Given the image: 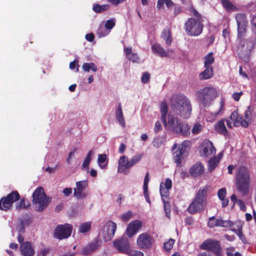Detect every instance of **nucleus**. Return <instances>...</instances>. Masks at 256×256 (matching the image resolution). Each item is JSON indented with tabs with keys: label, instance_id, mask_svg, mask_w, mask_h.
I'll use <instances>...</instances> for the list:
<instances>
[{
	"label": "nucleus",
	"instance_id": "obj_59",
	"mask_svg": "<svg viewBox=\"0 0 256 256\" xmlns=\"http://www.w3.org/2000/svg\"><path fill=\"white\" fill-rule=\"evenodd\" d=\"M163 142V141L162 140H161L160 138H154L153 140V146L154 147L158 148L160 146Z\"/></svg>",
	"mask_w": 256,
	"mask_h": 256
},
{
	"label": "nucleus",
	"instance_id": "obj_50",
	"mask_svg": "<svg viewBox=\"0 0 256 256\" xmlns=\"http://www.w3.org/2000/svg\"><path fill=\"white\" fill-rule=\"evenodd\" d=\"M126 254L128 256H144L142 252L136 250H130Z\"/></svg>",
	"mask_w": 256,
	"mask_h": 256
},
{
	"label": "nucleus",
	"instance_id": "obj_31",
	"mask_svg": "<svg viewBox=\"0 0 256 256\" xmlns=\"http://www.w3.org/2000/svg\"><path fill=\"white\" fill-rule=\"evenodd\" d=\"M220 160V157L213 156L208 162V170L212 172L216 168Z\"/></svg>",
	"mask_w": 256,
	"mask_h": 256
},
{
	"label": "nucleus",
	"instance_id": "obj_63",
	"mask_svg": "<svg viewBox=\"0 0 256 256\" xmlns=\"http://www.w3.org/2000/svg\"><path fill=\"white\" fill-rule=\"evenodd\" d=\"M106 158V154H100L98 156V162L99 164L104 163Z\"/></svg>",
	"mask_w": 256,
	"mask_h": 256
},
{
	"label": "nucleus",
	"instance_id": "obj_43",
	"mask_svg": "<svg viewBox=\"0 0 256 256\" xmlns=\"http://www.w3.org/2000/svg\"><path fill=\"white\" fill-rule=\"evenodd\" d=\"M92 222H88L81 224L79 228L80 233H85L89 232L91 229Z\"/></svg>",
	"mask_w": 256,
	"mask_h": 256
},
{
	"label": "nucleus",
	"instance_id": "obj_13",
	"mask_svg": "<svg viewBox=\"0 0 256 256\" xmlns=\"http://www.w3.org/2000/svg\"><path fill=\"white\" fill-rule=\"evenodd\" d=\"M117 228L116 224L112 220H108L105 224L102 232L104 241L108 242L114 237Z\"/></svg>",
	"mask_w": 256,
	"mask_h": 256
},
{
	"label": "nucleus",
	"instance_id": "obj_8",
	"mask_svg": "<svg viewBox=\"0 0 256 256\" xmlns=\"http://www.w3.org/2000/svg\"><path fill=\"white\" fill-rule=\"evenodd\" d=\"M250 116H251V107L248 106L244 113V118L240 116L237 110L233 112L230 116V118L234 122V126H241L244 128H248L250 124Z\"/></svg>",
	"mask_w": 256,
	"mask_h": 256
},
{
	"label": "nucleus",
	"instance_id": "obj_9",
	"mask_svg": "<svg viewBox=\"0 0 256 256\" xmlns=\"http://www.w3.org/2000/svg\"><path fill=\"white\" fill-rule=\"evenodd\" d=\"M143 156L142 154L134 156L130 160H128L125 156L120 157L118 162V171L120 172L126 174V170H128L138 163Z\"/></svg>",
	"mask_w": 256,
	"mask_h": 256
},
{
	"label": "nucleus",
	"instance_id": "obj_15",
	"mask_svg": "<svg viewBox=\"0 0 256 256\" xmlns=\"http://www.w3.org/2000/svg\"><path fill=\"white\" fill-rule=\"evenodd\" d=\"M113 246L119 252L126 254L130 250L128 239L126 237L118 238L112 242Z\"/></svg>",
	"mask_w": 256,
	"mask_h": 256
},
{
	"label": "nucleus",
	"instance_id": "obj_11",
	"mask_svg": "<svg viewBox=\"0 0 256 256\" xmlns=\"http://www.w3.org/2000/svg\"><path fill=\"white\" fill-rule=\"evenodd\" d=\"M72 228V224H58L54 230V236L58 240L67 238L71 235Z\"/></svg>",
	"mask_w": 256,
	"mask_h": 256
},
{
	"label": "nucleus",
	"instance_id": "obj_58",
	"mask_svg": "<svg viewBox=\"0 0 256 256\" xmlns=\"http://www.w3.org/2000/svg\"><path fill=\"white\" fill-rule=\"evenodd\" d=\"M132 216V214L131 212H128L124 214L122 216V219L124 222H128L130 220Z\"/></svg>",
	"mask_w": 256,
	"mask_h": 256
},
{
	"label": "nucleus",
	"instance_id": "obj_24",
	"mask_svg": "<svg viewBox=\"0 0 256 256\" xmlns=\"http://www.w3.org/2000/svg\"><path fill=\"white\" fill-rule=\"evenodd\" d=\"M180 122L181 120L178 118L171 114H168L166 125L164 126H168L174 132L175 128H176Z\"/></svg>",
	"mask_w": 256,
	"mask_h": 256
},
{
	"label": "nucleus",
	"instance_id": "obj_62",
	"mask_svg": "<svg viewBox=\"0 0 256 256\" xmlns=\"http://www.w3.org/2000/svg\"><path fill=\"white\" fill-rule=\"evenodd\" d=\"M242 94H243L242 92H234L232 95V98L235 101L238 102L240 100V96Z\"/></svg>",
	"mask_w": 256,
	"mask_h": 256
},
{
	"label": "nucleus",
	"instance_id": "obj_5",
	"mask_svg": "<svg viewBox=\"0 0 256 256\" xmlns=\"http://www.w3.org/2000/svg\"><path fill=\"white\" fill-rule=\"evenodd\" d=\"M238 40L239 42L236 46V52L242 60L248 61L250 52L256 46V38L251 37L244 38H242Z\"/></svg>",
	"mask_w": 256,
	"mask_h": 256
},
{
	"label": "nucleus",
	"instance_id": "obj_49",
	"mask_svg": "<svg viewBox=\"0 0 256 256\" xmlns=\"http://www.w3.org/2000/svg\"><path fill=\"white\" fill-rule=\"evenodd\" d=\"M174 240L170 238L168 242L164 244V249L166 252H169L172 248L174 244Z\"/></svg>",
	"mask_w": 256,
	"mask_h": 256
},
{
	"label": "nucleus",
	"instance_id": "obj_14",
	"mask_svg": "<svg viewBox=\"0 0 256 256\" xmlns=\"http://www.w3.org/2000/svg\"><path fill=\"white\" fill-rule=\"evenodd\" d=\"M202 250H209L218 256L221 255V247L217 240H208L204 241L200 245Z\"/></svg>",
	"mask_w": 256,
	"mask_h": 256
},
{
	"label": "nucleus",
	"instance_id": "obj_12",
	"mask_svg": "<svg viewBox=\"0 0 256 256\" xmlns=\"http://www.w3.org/2000/svg\"><path fill=\"white\" fill-rule=\"evenodd\" d=\"M154 242L153 238L148 232L140 234L136 240L138 248L144 250H150L152 248Z\"/></svg>",
	"mask_w": 256,
	"mask_h": 256
},
{
	"label": "nucleus",
	"instance_id": "obj_19",
	"mask_svg": "<svg viewBox=\"0 0 256 256\" xmlns=\"http://www.w3.org/2000/svg\"><path fill=\"white\" fill-rule=\"evenodd\" d=\"M88 186L86 180L80 181L76 182V188H74V195L77 199H82L86 196V194L83 191Z\"/></svg>",
	"mask_w": 256,
	"mask_h": 256
},
{
	"label": "nucleus",
	"instance_id": "obj_53",
	"mask_svg": "<svg viewBox=\"0 0 256 256\" xmlns=\"http://www.w3.org/2000/svg\"><path fill=\"white\" fill-rule=\"evenodd\" d=\"M226 188H221L218 190V196L220 200L226 198Z\"/></svg>",
	"mask_w": 256,
	"mask_h": 256
},
{
	"label": "nucleus",
	"instance_id": "obj_38",
	"mask_svg": "<svg viewBox=\"0 0 256 256\" xmlns=\"http://www.w3.org/2000/svg\"><path fill=\"white\" fill-rule=\"evenodd\" d=\"M82 68L86 72H89L90 70L94 72L98 70L94 62H85L82 66Z\"/></svg>",
	"mask_w": 256,
	"mask_h": 256
},
{
	"label": "nucleus",
	"instance_id": "obj_57",
	"mask_svg": "<svg viewBox=\"0 0 256 256\" xmlns=\"http://www.w3.org/2000/svg\"><path fill=\"white\" fill-rule=\"evenodd\" d=\"M150 79V74L147 72H144L141 81L143 84H146Z\"/></svg>",
	"mask_w": 256,
	"mask_h": 256
},
{
	"label": "nucleus",
	"instance_id": "obj_20",
	"mask_svg": "<svg viewBox=\"0 0 256 256\" xmlns=\"http://www.w3.org/2000/svg\"><path fill=\"white\" fill-rule=\"evenodd\" d=\"M100 240L96 238L87 246L84 247L82 250V254L84 255H88L98 250L101 244Z\"/></svg>",
	"mask_w": 256,
	"mask_h": 256
},
{
	"label": "nucleus",
	"instance_id": "obj_25",
	"mask_svg": "<svg viewBox=\"0 0 256 256\" xmlns=\"http://www.w3.org/2000/svg\"><path fill=\"white\" fill-rule=\"evenodd\" d=\"M20 250L24 256H33L34 255V251L30 242H26L24 244H21Z\"/></svg>",
	"mask_w": 256,
	"mask_h": 256
},
{
	"label": "nucleus",
	"instance_id": "obj_40",
	"mask_svg": "<svg viewBox=\"0 0 256 256\" xmlns=\"http://www.w3.org/2000/svg\"><path fill=\"white\" fill-rule=\"evenodd\" d=\"M30 204H26V200L23 198L20 200V201L16 204V209L17 211L20 212L22 210L26 209Z\"/></svg>",
	"mask_w": 256,
	"mask_h": 256
},
{
	"label": "nucleus",
	"instance_id": "obj_46",
	"mask_svg": "<svg viewBox=\"0 0 256 256\" xmlns=\"http://www.w3.org/2000/svg\"><path fill=\"white\" fill-rule=\"evenodd\" d=\"M219 226L224 228H228L234 225V223L230 220H222L220 219L219 220Z\"/></svg>",
	"mask_w": 256,
	"mask_h": 256
},
{
	"label": "nucleus",
	"instance_id": "obj_30",
	"mask_svg": "<svg viewBox=\"0 0 256 256\" xmlns=\"http://www.w3.org/2000/svg\"><path fill=\"white\" fill-rule=\"evenodd\" d=\"M152 52L160 57H166L168 56V54L164 50L160 44H155L152 46Z\"/></svg>",
	"mask_w": 256,
	"mask_h": 256
},
{
	"label": "nucleus",
	"instance_id": "obj_52",
	"mask_svg": "<svg viewBox=\"0 0 256 256\" xmlns=\"http://www.w3.org/2000/svg\"><path fill=\"white\" fill-rule=\"evenodd\" d=\"M202 130V125L200 124H196L192 130V133L194 134H198Z\"/></svg>",
	"mask_w": 256,
	"mask_h": 256
},
{
	"label": "nucleus",
	"instance_id": "obj_34",
	"mask_svg": "<svg viewBox=\"0 0 256 256\" xmlns=\"http://www.w3.org/2000/svg\"><path fill=\"white\" fill-rule=\"evenodd\" d=\"M110 8V6L108 4L100 5V4H96L93 5L92 9L95 12L99 14L108 10Z\"/></svg>",
	"mask_w": 256,
	"mask_h": 256
},
{
	"label": "nucleus",
	"instance_id": "obj_10",
	"mask_svg": "<svg viewBox=\"0 0 256 256\" xmlns=\"http://www.w3.org/2000/svg\"><path fill=\"white\" fill-rule=\"evenodd\" d=\"M20 196L17 190H14L0 200V210L6 212L12 207V204L20 200Z\"/></svg>",
	"mask_w": 256,
	"mask_h": 256
},
{
	"label": "nucleus",
	"instance_id": "obj_16",
	"mask_svg": "<svg viewBox=\"0 0 256 256\" xmlns=\"http://www.w3.org/2000/svg\"><path fill=\"white\" fill-rule=\"evenodd\" d=\"M189 141H184L177 150L173 152L174 160L176 163L177 166H180L182 164V159L183 154L186 151V148L188 146Z\"/></svg>",
	"mask_w": 256,
	"mask_h": 256
},
{
	"label": "nucleus",
	"instance_id": "obj_35",
	"mask_svg": "<svg viewBox=\"0 0 256 256\" xmlns=\"http://www.w3.org/2000/svg\"><path fill=\"white\" fill-rule=\"evenodd\" d=\"M204 67H212L210 65L214 63V53L210 52L204 57Z\"/></svg>",
	"mask_w": 256,
	"mask_h": 256
},
{
	"label": "nucleus",
	"instance_id": "obj_22",
	"mask_svg": "<svg viewBox=\"0 0 256 256\" xmlns=\"http://www.w3.org/2000/svg\"><path fill=\"white\" fill-rule=\"evenodd\" d=\"M190 126L187 122H180L176 128H175L174 132L186 136L190 134Z\"/></svg>",
	"mask_w": 256,
	"mask_h": 256
},
{
	"label": "nucleus",
	"instance_id": "obj_4",
	"mask_svg": "<svg viewBox=\"0 0 256 256\" xmlns=\"http://www.w3.org/2000/svg\"><path fill=\"white\" fill-rule=\"evenodd\" d=\"M208 186L200 188L196 194L194 198L188 206L186 210L190 214L202 212L206 203Z\"/></svg>",
	"mask_w": 256,
	"mask_h": 256
},
{
	"label": "nucleus",
	"instance_id": "obj_64",
	"mask_svg": "<svg viewBox=\"0 0 256 256\" xmlns=\"http://www.w3.org/2000/svg\"><path fill=\"white\" fill-rule=\"evenodd\" d=\"M162 130V126L161 123L159 121H157L155 124L154 131L155 133H158V132Z\"/></svg>",
	"mask_w": 256,
	"mask_h": 256
},
{
	"label": "nucleus",
	"instance_id": "obj_26",
	"mask_svg": "<svg viewBox=\"0 0 256 256\" xmlns=\"http://www.w3.org/2000/svg\"><path fill=\"white\" fill-rule=\"evenodd\" d=\"M236 228H230V230L234 232L240 239L242 242L244 244H248V242L245 236L242 233V226L240 224V222H238V224H236Z\"/></svg>",
	"mask_w": 256,
	"mask_h": 256
},
{
	"label": "nucleus",
	"instance_id": "obj_1",
	"mask_svg": "<svg viewBox=\"0 0 256 256\" xmlns=\"http://www.w3.org/2000/svg\"><path fill=\"white\" fill-rule=\"evenodd\" d=\"M188 10L194 17L187 19L184 24V29L188 35L198 36L203 30L204 16L200 14L192 4L188 7Z\"/></svg>",
	"mask_w": 256,
	"mask_h": 256
},
{
	"label": "nucleus",
	"instance_id": "obj_7",
	"mask_svg": "<svg viewBox=\"0 0 256 256\" xmlns=\"http://www.w3.org/2000/svg\"><path fill=\"white\" fill-rule=\"evenodd\" d=\"M32 203L35 205V210L40 212L46 209L50 202V198L46 196L42 186L37 188L32 194Z\"/></svg>",
	"mask_w": 256,
	"mask_h": 256
},
{
	"label": "nucleus",
	"instance_id": "obj_36",
	"mask_svg": "<svg viewBox=\"0 0 256 256\" xmlns=\"http://www.w3.org/2000/svg\"><path fill=\"white\" fill-rule=\"evenodd\" d=\"M248 24L237 25L238 39L242 38L245 36Z\"/></svg>",
	"mask_w": 256,
	"mask_h": 256
},
{
	"label": "nucleus",
	"instance_id": "obj_23",
	"mask_svg": "<svg viewBox=\"0 0 256 256\" xmlns=\"http://www.w3.org/2000/svg\"><path fill=\"white\" fill-rule=\"evenodd\" d=\"M204 172V168L201 162H198L192 165L190 168V174L193 177H198Z\"/></svg>",
	"mask_w": 256,
	"mask_h": 256
},
{
	"label": "nucleus",
	"instance_id": "obj_29",
	"mask_svg": "<svg viewBox=\"0 0 256 256\" xmlns=\"http://www.w3.org/2000/svg\"><path fill=\"white\" fill-rule=\"evenodd\" d=\"M215 130L219 134L224 136L228 134V130L225 126L224 120H221L217 122L215 125Z\"/></svg>",
	"mask_w": 256,
	"mask_h": 256
},
{
	"label": "nucleus",
	"instance_id": "obj_47",
	"mask_svg": "<svg viewBox=\"0 0 256 256\" xmlns=\"http://www.w3.org/2000/svg\"><path fill=\"white\" fill-rule=\"evenodd\" d=\"M165 4L166 6L169 8L174 5V3L171 0H158L157 3V8L158 9H160L163 7V6Z\"/></svg>",
	"mask_w": 256,
	"mask_h": 256
},
{
	"label": "nucleus",
	"instance_id": "obj_2",
	"mask_svg": "<svg viewBox=\"0 0 256 256\" xmlns=\"http://www.w3.org/2000/svg\"><path fill=\"white\" fill-rule=\"evenodd\" d=\"M250 169L246 166H239L236 172L235 186L243 196L248 194L250 184Z\"/></svg>",
	"mask_w": 256,
	"mask_h": 256
},
{
	"label": "nucleus",
	"instance_id": "obj_37",
	"mask_svg": "<svg viewBox=\"0 0 256 256\" xmlns=\"http://www.w3.org/2000/svg\"><path fill=\"white\" fill-rule=\"evenodd\" d=\"M224 109V102L222 99L219 103L218 108L213 112H210V115L215 118L218 115L221 114L223 112Z\"/></svg>",
	"mask_w": 256,
	"mask_h": 256
},
{
	"label": "nucleus",
	"instance_id": "obj_17",
	"mask_svg": "<svg viewBox=\"0 0 256 256\" xmlns=\"http://www.w3.org/2000/svg\"><path fill=\"white\" fill-rule=\"evenodd\" d=\"M18 220L19 224L16 226V230L19 233H24L25 226H29L32 222V216L28 214H26L21 218H20Z\"/></svg>",
	"mask_w": 256,
	"mask_h": 256
},
{
	"label": "nucleus",
	"instance_id": "obj_39",
	"mask_svg": "<svg viewBox=\"0 0 256 256\" xmlns=\"http://www.w3.org/2000/svg\"><path fill=\"white\" fill-rule=\"evenodd\" d=\"M235 18L237 25L248 24L246 16L244 14H236Z\"/></svg>",
	"mask_w": 256,
	"mask_h": 256
},
{
	"label": "nucleus",
	"instance_id": "obj_56",
	"mask_svg": "<svg viewBox=\"0 0 256 256\" xmlns=\"http://www.w3.org/2000/svg\"><path fill=\"white\" fill-rule=\"evenodd\" d=\"M160 184H164V188L170 190L172 188V180L170 178H167L166 179L164 183L161 182Z\"/></svg>",
	"mask_w": 256,
	"mask_h": 256
},
{
	"label": "nucleus",
	"instance_id": "obj_60",
	"mask_svg": "<svg viewBox=\"0 0 256 256\" xmlns=\"http://www.w3.org/2000/svg\"><path fill=\"white\" fill-rule=\"evenodd\" d=\"M128 58L133 62H137L139 60L138 54L134 53L131 54Z\"/></svg>",
	"mask_w": 256,
	"mask_h": 256
},
{
	"label": "nucleus",
	"instance_id": "obj_33",
	"mask_svg": "<svg viewBox=\"0 0 256 256\" xmlns=\"http://www.w3.org/2000/svg\"><path fill=\"white\" fill-rule=\"evenodd\" d=\"M161 37L165 40L166 44L170 46L172 42L171 30L169 28H164L162 33Z\"/></svg>",
	"mask_w": 256,
	"mask_h": 256
},
{
	"label": "nucleus",
	"instance_id": "obj_45",
	"mask_svg": "<svg viewBox=\"0 0 256 256\" xmlns=\"http://www.w3.org/2000/svg\"><path fill=\"white\" fill-rule=\"evenodd\" d=\"M219 218H216L214 216L209 218L208 222V226L210 228H213L219 226Z\"/></svg>",
	"mask_w": 256,
	"mask_h": 256
},
{
	"label": "nucleus",
	"instance_id": "obj_55",
	"mask_svg": "<svg viewBox=\"0 0 256 256\" xmlns=\"http://www.w3.org/2000/svg\"><path fill=\"white\" fill-rule=\"evenodd\" d=\"M116 24L114 20H109L106 21L105 23V27L108 30L112 29Z\"/></svg>",
	"mask_w": 256,
	"mask_h": 256
},
{
	"label": "nucleus",
	"instance_id": "obj_21",
	"mask_svg": "<svg viewBox=\"0 0 256 256\" xmlns=\"http://www.w3.org/2000/svg\"><path fill=\"white\" fill-rule=\"evenodd\" d=\"M142 226V222L139 220L131 222L128 226L126 234L128 237L135 234Z\"/></svg>",
	"mask_w": 256,
	"mask_h": 256
},
{
	"label": "nucleus",
	"instance_id": "obj_48",
	"mask_svg": "<svg viewBox=\"0 0 256 256\" xmlns=\"http://www.w3.org/2000/svg\"><path fill=\"white\" fill-rule=\"evenodd\" d=\"M162 202H164V208L166 212V215L167 218H170L171 211L170 204L168 200H164Z\"/></svg>",
	"mask_w": 256,
	"mask_h": 256
},
{
	"label": "nucleus",
	"instance_id": "obj_61",
	"mask_svg": "<svg viewBox=\"0 0 256 256\" xmlns=\"http://www.w3.org/2000/svg\"><path fill=\"white\" fill-rule=\"evenodd\" d=\"M237 204L239 206L240 210L242 212H246V207L244 202L241 200H238Z\"/></svg>",
	"mask_w": 256,
	"mask_h": 256
},
{
	"label": "nucleus",
	"instance_id": "obj_54",
	"mask_svg": "<svg viewBox=\"0 0 256 256\" xmlns=\"http://www.w3.org/2000/svg\"><path fill=\"white\" fill-rule=\"evenodd\" d=\"M150 180V176H149V173L146 172V174L144 179V186H143L144 190H146H146H148V184Z\"/></svg>",
	"mask_w": 256,
	"mask_h": 256
},
{
	"label": "nucleus",
	"instance_id": "obj_3",
	"mask_svg": "<svg viewBox=\"0 0 256 256\" xmlns=\"http://www.w3.org/2000/svg\"><path fill=\"white\" fill-rule=\"evenodd\" d=\"M171 108L174 112L184 118H188L192 113V105L190 100L182 94L172 98Z\"/></svg>",
	"mask_w": 256,
	"mask_h": 256
},
{
	"label": "nucleus",
	"instance_id": "obj_42",
	"mask_svg": "<svg viewBox=\"0 0 256 256\" xmlns=\"http://www.w3.org/2000/svg\"><path fill=\"white\" fill-rule=\"evenodd\" d=\"M222 4L228 12L233 11L236 9V7L228 0H222Z\"/></svg>",
	"mask_w": 256,
	"mask_h": 256
},
{
	"label": "nucleus",
	"instance_id": "obj_51",
	"mask_svg": "<svg viewBox=\"0 0 256 256\" xmlns=\"http://www.w3.org/2000/svg\"><path fill=\"white\" fill-rule=\"evenodd\" d=\"M250 24L252 32L256 36V15L254 16L252 18Z\"/></svg>",
	"mask_w": 256,
	"mask_h": 256
},
{
	"label": "nucleus",
	"instance_id": "obj_6",
	"mask_svg": "<svg viewBox=\"0 0 256 256\" xmlns=\"http://www.w3.org/2000/svg\"><path fill=\"white\" fill-rule=\"evenodd\" d=\"M196 96L200 105L206 108L218 96V92L212 86H206L197 90Z\"/></svg>",
	"mask_w": 256,
	"mask_h": 256
},
{
	"label": "nucleus",
	"instance_id": "obj_28",
	"mask_svg": "<svg viewBox=\"0 0 256 256\" xmlns=\"http://www.w3.org/2000/svg\"><path fill=\"white\" fill-rule=\"evenodd\" d=\"M116 117L121 126L122 128H124L126 126V123L123 116L122 104L120 102L118 104V108L116 111Z\"/></svg>",
	"mask_w": 256,
	"mask_h": 256
},
{
	"label": "nucleus",
	"instance_id": "obj_18",
	"mask_svg": "<svg viewBox=\"0 0 256 256\" xmlns=\"http://www.w3.org/2000/svg\"><path fill=\"white\" fill-rule=\"evenodd\" d=\"M201 147L202 154L206 157H208L216 153V148L212 142L208 140H204L202 142Z\"/></svg>",
	"mask_w": 256,
	"mask_h": 256
},
{
	"label": "nucleus",
	"instance_id": "obj_41",
	"mask_svg": "<svg viewBox=\"0 0 256 256\" xmlns=\"http://www.w3.org/2000/svg\"><path fill=\"white\" fill-rule=\"evenodd\" d=\"M169 190H170L164 188L163 184H160V192L162 200H166L168 198L170 195Z\"/></svg>",
	"mask_w": 256,
	"mask_h": 256
},
{
	"label": "nucleus",
	"instance_id": "obj_44",
	"mask_svg": "<svg viewBox=\"0 0 256 256\" xmlns=\"http://www.w3.org/2000/svg\"><path fill=\"white\" fill-rule=\"evenodd\" d=\"M92 154V151L90 150L87 154L84 161L82 163V168H85L87 171L89 170V164L91 160V156Z\"/></svg>",
	"mask_w": 256,
	"mask_h": 256
},
{
	"label": "nucleus",
	"instance_id": "obj_32",
	"mask_svg": "<svg viewBox=\"0 0 256 256\" xmlns=\"http://www.w3.org/2000/svg\"><path fill=\"white\" fill-rule=\"evenodd\" d=\"M161 120L164 125H166V115L168 112V106L166 102H162L160 105Z\"/></svg>",
	"mask_w": 256,
	"mask_h": 256
},
{
	"label": "nucleus",
	"instance_id": "obj_27",
	"mask_svg": "<svg viewBox=\"0 0 256 256\" xmlns=\"http://www.w3.org/2000/svg\"><path fill=\"white\" fill-rule=\"evenodd\" d=\"M205 70L199 74L200 80H206L212 78L214 76L213 68L212 67H204Z\"/></svg>",
	"mask_w": 256,
	"mask_h": 256
}]
</instances>
